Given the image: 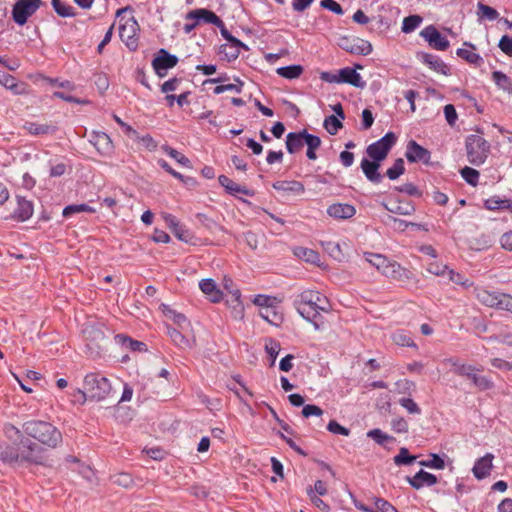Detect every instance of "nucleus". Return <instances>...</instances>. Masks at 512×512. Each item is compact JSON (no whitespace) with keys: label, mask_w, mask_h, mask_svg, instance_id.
Segmentation results:
<instances>
[{"label":"nucleus","mask_w":512,"mask_h":512,"mask_svg":"<svg viewBox=\"0 0 512 512\" xmlns=\"http://www.w3.org/2000/svg\"><path fill=\"white\" fill-rule=\"evenodd\" d=\"M293 305L297 312L316 330L321 328L322 316L320 312H328L330 305L326 296L315 290H305L294 300Z\"/></svg>","instance_id":"f257e3e1"},{"label":"nucleus","mask_w":512,"mask_h":512,"mask_svg":"<svg viewBox=\"0 0 512 512\" xmlns=\"http://www.w3.org/2000/svg\"><path fill=\"white\" fill-rule=\"evenodd\" d=\"M0 460L4 463L15 464L26 462L43 465L45 450L30 439L21 440L19 444L0 446Z\"/></svg>","instance_id":"f03ea898"},{"label":"nucleus","mask_w":512,"mask_h":512,"mask_svg":"<svg viewBox=\"0 0 512 512\" xmlns=\"http://www.w3.org/2000/svg\"><path fill=\"white\" fill-rule=\"evenodd\" d=\"M26 436L31 437L49 448L58 447L63 440L61 431L52 423L42 420L26 421L22 425Z\"/></svg>","instance_id":"7ed1b4c3"},{"label":"nucleus","mask_w":512,"mask_h":512,"mask_svg":"<svg viewBox=\"0 0 512 512\" xmlns=\"http://www.w3.org/2000/svg\"><path fill=\"white\" fill-rule=\"evenodd\" d=\"M83 385L88 397L96 401L109 398L113 392L109 379L96 372L88 373L84 377Z\"/></svg>","instance_id":"20e7f679"},{"label":"nucleus","mask_w":512,"mask_h":512,"mask_svg":"<svg viewBox=\"0 0 512 512\" xmlns=\"http://www.w3.org/2000/svg\"><path fill=\"white\" fill-rule=\"evenodd\" d=\"M466 153L468 161L479 166L483 164L490 152V144L482 136L471 134L466 137L465 141Z\"/></svg>","instance_id":"39448f33"},{"label":"nucleus","mask_w":512,"mask_h":512,"mask_svg":"<svg viewBox=\"0 0 512 512\" xmlns=\"http://www.w3.org/2000/svg\"><path fill=\"white\" fill-rule=\"evenodd\" d=\"M397 137L393 132H387L382 138L366 148L367 155L375 161L382 162L395 145Z\"/></svg>","instance_id":"423d86ee"},{"label":"nucleus","mask_w":512,"mask_h":512,"mask_svg":"<svg viewBox=\"0 0 512 512\" xmlns=\"http://www.w3.org/2000/svg\"><path fill=\"white\" fill-rule=\"evenodd\" d=\"M42 0H18L12 7V19L13 21L23 26L27 23L28 18L31 17L35 12L43 5Z\"/></svg>","instance_id":"0eeeda50"},{"label":"nucleus","mask_w":512,"mask_h":512,"mask_svg":"<svg viewBox=\"0 0 512 512\" xmlns=\"http://www.w3.org/2000/svg\"><path fill=\"white\" fill-rule=\"evenodd\" d=\"M338 45L346 52L355 55L366 56L373 50L372 44L369 41L355 36L341 37Z\"/></svg>","instance_id":"6e6552de"},{"label":"nucleus","mask_w":512,"mask_h":512,"mask_svg":"<svg viewBox=\"0 0 512 512\" xmlns=\"http://www.w3.org/2000/svg\"><path fill=\"white\" fill-rule=\"evenodd\" d=\"M179 59L176 55L170 54L166 49L161 48L152 60V67L160 78L166 76L167 70L175 67Z\"/></svg>","instance_id":"1a4fd4ad"},{"label":"nucleus","mask_w":512,"mask_h":512,"mask_svg":"<svg viewBox=\"0 0 512 512\" xmlns=\"http://www.w3.org/2000/svg\"><path fill=\"white\" fill-rule=\"evenodd\" d=\"M138 30L139 24L134 17L128 19L119 27V36L131 51H135L138 48Z\"/></svg>","instance_id":"9d476101"},{"label":"nucleus","mask_w":512,"mask_h":512,"mask_svg":"<svg viewBox=\"0 0 512 512\" xmlns=\"http://www.w3.org/2000/svg\"><path fill=\"white\" fill-rule=\"evenodd\" d=\"M420 36L423 37L429 46L435 50L445 51L449 48L450 43L434 25L426 26L421 32Z\"/></svg>","instance_id":"9b49d317"},{"label":"nucleus","mask_w":512,"mask_h":512,"mask_svg":"<svg viewBox=\"0 0 512 512\" xmlns=\"http://www.w3.org/2000/svg\"><path fill=\"white\" fill-rule=\"evenodd\" d=\"M405 157L410 163L421 162L423 164H429L431 152L418 144L415 140H410L407 143Z\"/></svg>","instance_id":"f8f14e48"},{"label":"nucleus","mask_w":512,"mask_h":512,"mask_svg":"<svg viewBox=\"0 0 512 512\" xmlns=\"http://www.w3.org/2000/svg\"><path fill=\"white\" fill-rule=\"evenodd\" d=\"M386 277L391 278L395 281L401 282L402 284H416V280L413 272L405 267H402L398 262L393 261L390 269L386 271Z\"/></svg>","instance_id":"ddd939ff"},{"label":"nucleus","mask_w":512,"mask_h":512,"mask_svg":"<svg viewBox=\"0 0 512 512\" xmlns=\"http://www.w3.org/2000/svg\"><path fill=\"white\" fill-rule=\"evenodd\" d=\"M90 143L102 156H110L114 151L111 138L104 132H93Z\"/></svg>","instance_id":"4468645a"},{"label":"nucleus","mask_w":512,"mask_h":512,"mask_svg":"<svg viewBox=\"0 0 512 512\" xmlns=\"http://www.w3.org/2000/svg\"><path fill=\"white\" fill-rule=\"evenodd\" d=\"M417 59L437 73L448 75L450 72L449 67L437 55L426 52H418Z\"/></svg>","instance_id":"2eb2a0df"},{"label":"nucleus","mask_w":512,"mask_h":512,"mask_svg":"<svg viewBox=\"0 0 512 512\" xmlns=\"http://www.w3.org/2000/svg\"><path fill=\"white\" fill-rule=\"evenodd\" d=\"M186 19L196 20L198 23L203 21L215 26H222V19L218 17L213 11L205 8L191 10L186 14Z\"/></svg>","instance_id":"dca6fc26"},{"label":"nucleus","mask_w":512,"mask_h":512,"mask_svg":"<svg viewBox=\"0 0 512 512\" xmlns=\"http://www.w3.org/2000/svg\"><path fill=\"white\" fill-rule=\"evenodd\" d=\"M493 459L494 455L492 453H486L475 462L472 472L476 479L482 480L490 475L493 468Z\"/></svg>","instance_id":"f3484780"},{"label":"nucleus","mask_w":512,"mask_h":512,"mask_svg":"<svg viewBox=\"0 0 512 512\" xmlns=\"http://www.w3.org/2000/svg\"><path fill=\"white\" fill-rule=\"evenodd\" d=\"M406 480L411 485V487L417 490L423 488L424 486H433L438 482V479L434 474L426 472L422 469L418 471L413 477L407 476Z\"/></svg>","instance_id":"a211bd4d"},{"label":"nucleus","mask_w":512,"mask_h":512,"mask_svg":"<svg viewBox=\"0 0 512 512\" xmlns=\"http://www.w3.org/2000/svg\"><path fill=\"white\" fill-rule=\"evenodd\" d=\"M327 214L335 219H350L356 214V208L348 203H334L327 208Z\"/></svg>","instance_id":"6ab92c4d"},{"label":"nucleus","mask_w":512,"mask_h":512,"mask_svg":"<svg viewBox=\"0 0 512 512\" xmlns=\"http://www.w3.org/2000/svg\"><path fill=\"white\" fill-rule=\"evenodd\" d=\"M33 203L25 197L17 196V208L12 214V218L19 222L27 221L33 215Z\"/></svg>","instance_id":"aec40b11"},{"label":"nucleus","mask_w":512,"mask_h":512,"mask_svg":"<svg viewBox=\"0 0 512 512\" xmlns=\"http://www.w3.org/2000/svg\"><path fill=\"white\" fill-rule=\"evenodd\" d=\"M473 294L483 306L494 309L500 291H491L483 286H476L473 289Z\"/></svg>","instance_id":"412c9836"},{"label":"nucleus","mask_w":512,"mask_h":512,"mask_svg":"<svg viewBox=\"0 0 512 512\" xmlns=\"http://www.w3.org/2000/svg\"><path fill=\"white\" fill-rule=\"evenodd\" d=\"M381 162L375 160H368L367 158H363L361 161V169L365 175V177L374 184H379L383 177L379 173Z\"/></svg>","instance_id":"4be33fe9"},{"label":"nucleus","mask_w":512,"mask_h":512,"mask_svg":"<svg viewBox=\"0 0 512 512\" xmlns=\"http://www.w3.org/2000/svg\"><path fill=\"white\" fill-rule=\"evenodd\" d=\"M340 83L350 84L356 88L363 89L366 86V82L362 80L361 75L356 69L351 67H345L339 71Z\"/></svg>","instance_id":"5701e85b"},{"label":"nucleus","mask_w":512,"mask_h":512,"mask_svg":"<svg viewBox=\"0 0 512 512\" xmlns=\"http://www.w3.org/2000/svg\"><path fill=\"white\" fill-rule=\"evenodd\" d=\"M201 291L209 297L213 303H218L223 298L222 291L217 287L216 282L211 278L202 279L199 282Z\"/></svg>","instance_id":"b1692460"},{"label":"nucleus","mask_w":512,"mask_h":512,"mask_svg":"<svg viewBox=\"0 0 512 512\" xmlns=\"http://www.w3.org/2000/svg\"><path fill=\"white\" fill-rule=\"evenodd\" d=\"M219 184L224 187L225 191L230 195H236V193H242L247 196H253L254 192L245 186H241L236 182L232 181L226 175H220L218 177Z\"/></svg>","instance_id":"393cba45"},{"label":"nucleus","mask_w":512,"mask_h":512,"mask_svg":"<svg viewBox=\"0 0 512 512\" xmlns=\"http://www.w3.org/2000/svg\"><path fill=\"white\" fill-rule=\"evenodd\" d=\"M305 129L299 132H290L286 136V149L288 153L295 154L299 152L305 144Z\"/></svg>","instance_id":"a878e982"},{"label":"nucleus","mask_w":512,"mask_h":512,"mask_svg":"<svg viewBox=\"0 0 512 512\" xmlns=\"http://www.w3.org/2000/svg\"><path fill=\"white\" fill-rule=\"evenodd\" d=\"M365 259L384 276H386V271L390 269L391 264L393 263V260L388 259L382 254L365 253Z\"/></svg>","instance_id":"bb28decb"},{"label":"nucleus","mask_w":512,"mask_h":512,"mask_svg":"<svg viewBox=\"0 0 512 512\" xmlns=\"http://www.w3.org/2000/svg\"><path fill=\"white\" fill-rule=\"evenodd\" d=\"M23 128L33 136H43L54 134L57 131V126L52 124H42L37 122H26Z\"/></svg>","instance_id":"cd10ccee"},{"label":"nucleus","mask_w":512,"mask_h":512,"mask_svg":"<svg viewBox=\"0 0 512 512\" xmlns=\"http://www.w3.org/2000/svg\"><path fill=\"white\" fill-rule=\"evenodd\" d=\"M115 340L117 343H119L123 347L130 349L131 351H135V352L136 351L137 352L147 351V345L144 342L134 340L127 335L117 334L115 336Z\"/></svg>","instance_id":"c85d7f7f"},{"label":"nucleus","mask_w":512,"mask_h":512,"mask_svg":"<svg viewBox=\"0 0 512 512\" xmlns=\"http://www.w3.org/2000/svg\"><path fill=\"white\" fill-rule=\"evenodd\" d=\"M273 188L277 191H283L287 193L300 194L303 193L305 188L304 185L296 180L292 181H277L273 183Z\"/></svg>","instance_id":"c756f323"},{"label":"nucleus","mask_w":512,"mask_h":512,"mask_svg":"<svg viewBox=\"0 0 512 512\" xmlns=\"http://www.w3.org/2000/svg\"><path fill=\"white\" fill-rule=\"evenodd\" d=\"M484 207L490 211L505 209L512 211V202L508 199H502L499 196H493L484 201Z\"/></svg>","instance_id":"7c9ffc66"},{"label":"nucleus","mask_w":512,"mask_h":512,"mask_svg":"<svg viewBox=\"0 0 512 512\" xmlns=\"http://www.w3.org/2000/svg\"><path fill=\"white\" fill-rule=\"evenodd\" d=\"M321 246L324 251L327 252L336 261L342 262L345 260V254L343 253L341 246L335 241H321Z\"/></svg>","instance_id":"2f4dec72"},{"label":"nucleus","mask_w":512,"mask_h":512,"mask_svg":"<svg viewBox=\"0 0 512 512\" xmlns=\"http://www.w3.org/2000/svg\"><path fill=\"white\" fill-rule=\"evenodd\" d=\"M477 371H469L467 378L470 379L475 387L481 391L490 390L494 387L492 380L486 376L478 375Z\"/></svg>","instance_id":"473e14b6"},{"label":"nucleus","mask_w":512,"mask_h":512,"mask_svg":"<svg viewBox=\"0 0 512 512\" xmlns=\"http://www.w3.org/2000/svg\"><path fill=\"white\" fill-rule=\"evenodd\" d=\"M446 362L450 364L453 368V372L458 376L466 377L469 371H480V369L475 366L461 363L458 358L451 357L447 359Z\"/></svg>","instance_id":"72a5a7b5"},{"label":"nucleus","mask_w":512,"mask_h":512,"mask_svg":"<svg viewBox=\"0 0 512 512\" xmlns=\"http://www.w3.org/2000/svg\"><path fill=\"white\" fill-rule=\"evenodd\" d=\"M167 334L173 343L181 349H188L192 347V343L177 329L167 326Z\"/></svg>","instance_id":"f704fd0d"},{"label":"nucleus","mask_w":512,"mask_h":512,"mask_svg":"<svg viewBox=\"0 0 512 512\" xmlns=\"http://www.w3.org/2000/svg\"><path fill=\"white\" fill-rule=\"evenodd\" d=\"M304 71L303 66L299 64H293L289 66L279 67L276 72L279 76L286 79H296L299 78Z\"/></svg>","instance_id":"c9c22d12"},{"label":"nucleus","mask_w":512,"mask_h":512,"mask_svg":"<svg viewBox=\"0 0 512 512\" xmlns=\"http://www.w3.org/2000/svg\"><path fill=\"white\" fill-rule=\"evenodd\" d=\"M294 255L297 256L298 258H300L308 263H312V264H315L320 260V255L318 252H316L313 249H309V248L301 247V246L296 247L294 249Z\"/></svg>","instance_id":"e433bc0d"},{"label":"nucleus","mask_w":512,"mask_h":512,"mask_svg":"<svg viewBox=\"0 0 512 512\" xmlns=\"http://www.w3.org/2000/svg\"><path fill=\"white\" fill-rule=\"evenodd\" d=\"M260 316L270 324L278 326L283 321V316L280 314L275 306L261 309L259 312Z\"/></svg>","instance_id":"4c0bfd02"},{"label":"nucleus","mask_w":512,"mask_h":512,"mask_svg":"<svg viewBox=\"0 0 512 512\" xmlns=\"http://www.w3.org/2000/svg\"><path fill=\"white\" fill-rule=\"evenodd\" d=\"M456 54L458 57L462 58L469 64L475 65L476 67H480L484 63L483 58L478 53L465 48H458Z\"/></svg>","instance_id":"58836bf2"},{"label":"nucleus","mask_w":512,"mask_h":512,"mask_svg":"<svg viewBox=\"0 0 512 512\" xmlns=\"http://www.w3.org/2000/svg\"><path fill=\"white\" fill-rule=\"evenodd\" d=\"M23 433V429L20 430L13 424H6L4 426V434L13 444H19L21 446V440L29 439L25 437Z\"/></svg>","instance_id":"ea45409f"},{"label":"nucleus","mask_w":512,"mask_h":512,"mask_svg":"<svg viewBox=\"0 0 512 512\" xmlns=\"http://www.w3.org/2000/svg\"><path fill=\"white\" fill-rule=\"evenodd\" d=\"M492 79L498 88L508 92L509 94L512 93V81L506 74L501 71H494L492 73Z\"/></svg>","instance_id":"a19ab883"},{"label":"nucleus","mask_w":512,"mask_h":512,"mask_svg":"<svg viewBox=\"0 0 512 512\" xmlns=\"http://www.w3.org/2000/svg\"><path fill=\"white\" fill-rule=\"evenodd\" d=\"M52 7L54 11L60 17H74L76 13L74 12V8L72 6L66 5L62 0H51Z\"/></svg>","instance_id":"79ce46f5"},{"label":"nucleus","mask_w":512,"mask_h":512,"mask_svg":"<svg viewBox=\"0 0 512 512\" xmlns=\"http://www.w3.org/2000/svg\"><path fill=\"white\" fill-rule=\"evenodd\" d=\"M172 233L176 238H178L180 241H183L188 244L195 245L196 244V237L193 233H191L184 225L179 224L177 228H175Z\"/></svg>","instance_id":"37998d69"},{"label":"nucleus","mask_w":512,"mask_h":512,"mask_svg":"<svg viewBox=\"0 0 512 512\" xmlns=\"http://www.w3.org/2000/svg\"><path fill=\"white\" fill-rule=\"evenodd\" d=\"M341 120L335 115H330L324 119L323 126L330 135H336L343 127Z\"/></svg>","instance_id":"c03bdc74"},{"label":"nucleus","mask_w":512,"mask_h":512,"mask_svg":"<svg viewBox=\"0 0 512 512\" xmlns=\"http://www.w3.org/2000/svg\"><path fill=\"white\" fill-rule=\"evenodd\" d=\"M240 48H243V46H238L236 44H223L220 46L219 53L223 54L225 58L231 62L238 58Z\"/></svg>","instance_id":"a18cd8bd"},{"label":"nucleus","mask_w":512,"mask_h":512,"mask_svg":"<svg viewBox=\"0 0 512 512\" xmlns=\"http://www.w3.org/2000/svg\"><path fill=\"white\" fill-rule=\"evenodd\" d=\"M162 150L171 158L176 160L180 165L184 167H191V161L182 153L172 148L171 146L164 145Z\"/></svg>","instance_id":"49530a36"},{"label":"nucleus","mask_w":512,"mask_h":512,"mask_svg":"<svg viewBox=\"0 0 512 512\" xmlns=\"http://www.w3.org/2000/svg\"><path fill=\"white\" fill-rule=\"evenodd\" d=\"M416 456L410 455L409 450L406 447H401L399 453L394 456V463L398 466L411 465L416 460Z\"/></svg>","instance_id":"de8ad7c7"},{"label":"nucleus","mask_w":512,"mask_h":512,"mask_svg":"<svg viewBox=\"0 0 512 512\" xmlns=\"http://www.w3.org/2000/svg\"><path fill=\"white\" fill-rule=\"evenodd\" d=\"M478 7V16L480 19H488L490 21H494L499 18V13L493 7L485 5L481 2L477 4Z\"/></svg>","instance_id":"09e8293b"},{"label":"nucleus","mask_w":512,"mask_h":512,"mask_svg":"<svg viewBox=\"0 0 512 512\" xmlns=\"http://www.w3.org/2000/svg\"><path fill=\"white\" fill-rule=\"evenodd\" d=\"M367 436L373 439L377 444L384 446L388 441H395V438L381 429L375 428L367 432Z\"/></svg>","instance_id":"8fccbe9b"},{"label":"nucleus","mask_w":512,"mask_h":512,"mask_svg":"<svg viewBox=\"0 0 512 512\" xmlns=\"http://www.w3.org/2000/svg\"><path fill=\"white\" fill-rule=\"evenodd\" d=\"M494 309L512 313V295L500 292Z\"/></svg>","instance_id":"3c124183"},{"label":"nucleus","mask_w":512,"mask_h":512,"mask_svg":"<svg viewBox=\"0 0 512 512\" xmlns=\"http://www.w3.org/2000/svg\"><path fill=\"white\" fill-rule=\"evenodd\" d=\"M422 20V17L416 14L405 17L402 23V32H413L422 23Z\"/></svg>","instance_id":"603ef678"},{"label":"nucleus","mask_w":512,"mask_h":512,"mask_svg":"<svg viewBox=\"0 0 512 512\" xmlns=\"http://www.w3.org/2000/svg\"><path fill=\"white\" fill-rule=\"evenodd\" d=\"M95 209L87 204H72L68 205L63 209L62 215L64 217H69L75 213L88 212L95 213Z\"/></svg>","instance_id":"864d4df0"},{"label":"nucleus","mask_w":512,"mask_h":512,"mask_svg":"<svg viewBox=\"0 0 512 512\" xmlns=\"http://www.w3.org/2000/svg\"><path fill=\"white\" fill-rule=\"evenodd\" d=\"M405 172L404 160L402 158H398L395 160L394 164L387 169L386 175L390 180H396Z\"/></svg>","instance_id":"5fc2aeb1"},{"label":"nucleus","mask_w":512,"mask_h":512,"mask_svg":"<svg viewBox=\"0 0 512 512\" xmlns=\"http://www.w3.org/2000/svg\"><path fill=\"white\" fill-rule=\"evenodd\" d=\"M460 174L468 184L474 187L477 186L480 174L476 169L465 166L460 170Z\"/></svg>","instance_id":"6e6d98bb"},{"label":"nucleus","mask_w":512,"mask_h":512,"mask_svg":"<svg viewBox=\"0 0 512 512\" xmlns=\"http://www.w3.org/2000/svg\"><path fill=\"white\" fill-rule=\"evenodd\" d=\"M5 88L11 90L15 95H24L28 93V84L12 76V81H9Z\"/></svg>","instance_id":"4d7b16f0"},{"label":"nucleus","mask_w":512,"mask_h":512,"mask_svg":"<svg viewBox=\"0 0 512 512\" xmlns=\"http://www.w3.org/2000/svg\"><path fill=\"white\" fill-rule=\"evenodd\" d=\"M448 279L449 281L461 285L464 288H470L473 286V282L468 278H465L462 274L450 269L448 270Z\"/></svg>","instance_id":"13d9d810"},{"label":"nucleus","mask_w":512,"mask_h":512,"mask_svg":"<svg viewBox=\"0 0 512 512\" xmlns=\"http://www.w3.org/2000/svg\"><path fill=\"white\" fill-rule=\"evenodd\" d=\"M419 464L433 469H444L445 462L438 454H431V459L420 461Z\"/></svg>","instance_id":"bf43d9fd"},{"label":"nucleus","mask_w":512,"mask_h":512,"mask_svg":"<svg viewBox=\"0 0 512 512\" xmlns=\"http://www.w3.org/2000/svg\"><path fill=\"white\" fill-rule=\"evenodd\" d=\"M395 190L413 197H421L423 195L422 191L413 183H404L401 186L395 187Z\"/></svg>","instance_id":"052dcab7"},{"label":"nucleus","mask_w":512,"mask_h":512,"mask_svg":"<svg viewBox=\"0 0 512 512\" xmlns=\"http://www.w3.org/2000/svg\"><path fill=\"white\" fill-rule=\"evenodd\" d=\"M375 512H398V510L387 500L383 498H374Z\"/></svg>","instance_id":"680f3d73"},{"label":"nucleus","mask_w":512,"mask_h":512,"mask_svg":"<svg viewBox=\"0 0 512 512\" xmlns=\"http://www.w3.org/2000/svg\"><path fill=\"white\" fill-rule=\"evenodd\" d=\"M449 267L445 264L439 263L437 261H433L429 263L427 267V271L436 276H445L448 275Z\"/></svg>","instance_id":"e2e57ef3"},{"label":"nucleus","mask_w":512,"mask_h":512,"mask_svg":"<svg viewBox=\"0 0 512 512\" xmlns=\"http://www.w3.org/2000/svg\"><path fill=\"white\" fill-rule=\"evenodd\" d=\"M399 404L410 414H420L421 409L417 403L410 397H403L399 400Z\"/></svg>","instance_id":"0e129e2a"},{"label":"nucleus","mask_w":512,"mask_h":512,"mask_svg":"<svg viewBox=\"0 0 512 512\" xmlns=\"http://www.w3.org/2000/svg\"><path fill=\"white\" fill-rule=\"evenodd\" d=\"M113 482L118 486L129 488L133 486L134 480L129 473H118L114 476Z\"/></svg>","instance_id":"69168bd1"},{"label":"nucleus","mask_w":512,"mask_h":512,"mask_svg":"<svg viewBox=\"0 0 512 512\" xmlns=\"http://www.w3.org/2000/svg\"><path fill=\"white\" fill-rule=\"evenodd\" d=\"M195 217L198 223L210 231H213L218 227V223L204 213H197Z\"/></svg>","instance_id":"338daca9"},{"label":"nucleus","mask_w":512,"mask_h":512,"mask_svg":"<svg viewBox=\"0 0 512 512\" xmlns=\"http://www.w3.org/2000/svg\"><path fill=\"white\" fill-rule=\"evenodd\" d=\"M500 50L509 57H512V37L503 35L498 43Z\"/></svg>","instance_id":"774afa93"}]
</instances>
